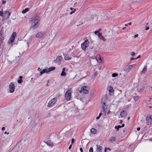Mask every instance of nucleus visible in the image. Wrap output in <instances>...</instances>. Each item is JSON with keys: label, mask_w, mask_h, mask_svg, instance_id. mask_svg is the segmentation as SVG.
I'll return each mask as SVG.
<instances>
[{"label": "nucleus", "mask_w": 152, "mask_h": 152, "mask_svg": "<svg viewBox=\"0 0 152 152\" xmlns=\"http://www.w3.org/2000/svg\"><path fill=\"white\" fill-rule=\"evenodd\" d=\"M40 19L38 16H35L32 18L30 20L31 27L33 29L37 28L39 24Z\"/></svg>", "instance_id": "f257e3e1"}, {"label": "nucleus", "mask_w": 152, "mask_h": 152, "mask_svg": "<svg viewBox=\"0 0 152 152\" xmlns=\"http://www.w3.org/2000/svg\"><path fill=\"white\" fill-rule=\"evenodd\" d=\"M71 92L72 89L69 88L66 91L65 94V97L67 101L70 100L71 99Z\"/></svg>", "instance_id": "f03ea898"}, {"label": "nucleus", "mask_w": 152, "mask_h": 152, "mask_svg": "<svg viewBox=\"0 0 152 152\" xmlns=\"http://www.w3.org/2000/svg\"><path fill=\"white\" fill-rule=\"evenodd\" d=\"M90 87L89 86H86L82 87L81 90H80V93H83L84 94H87L89 93L90 90Z\"/></svg>", "instance_id": "7ed1b4c3"}, {"label": "nucleus", "mask_w": 152, "mask_h": 152, "mask_svg": "<svg viewBox=\"0 0 152 152\" xmlns=\"http://www.w3.org/2000/svg\"><path fill=\"white\" fill-rule=\"evenodd\" d=\"M55 69L54 67H51L48 69H43L40 72L39 75L41 76L45 73H48L51 71L54 70Z\"/></svg>", "instance_id": "20e7f679"}, {"label": "nucleus", "mask_w": 152, "mask_h": 152, "mask_svg": "<svg viewBox=\"0 0 152 152\" xmlns=\"http://www.w3.org/2000/svg\"><path fill=\"white\" fill-rule=\"evenodd\" d=\"M16 33L15 32H13L10 38L8 43L9 44H12L13 41H14L15 37L16 36Z\"/></svg>", "instance_id": "39448f33"}, {"label": "nucleus", "mask_w": 152, "mask_h": 152, "mask_svg": "<svg viewBox=\"0 0 152 152\" xmlns=\"http://www.w3.org/2000/svg\"><path fill=\"white\" fill-rule=\"evenodd\" d=\"M146 120L147 124L148 125H150L152 122V115H148L146 118Z\"/></svg>", "instance_id": "423d86ee"}, {"label": "nucleus", "mask_w": 152, "mask_h": 152, "mask_svg": "<svg viewBox=\"0 0 152 152\" xmlns=\"http://www.w3.org/2000/svg\"><path fill=\"white\" fill-rule=\"evenodd\" d=\"M57 98L56 97H55L51 99L48 102V106L50 107L53 105L56 102Z\"/></svg>", "instance_id": "0eeeda50"}, {"label": "nucleus", "mask_w": 152, "mask_h": 152, "mask_svg": "<svg viewBox=\"0 0 152 152\" xmlns=\"http://www.w3.org/2000/svg\"><path fill=\"white\" fill-rule=\"evenodd\" d=\"M89 42L88 40L85 41L83 42L81 45V47L83 50H86V48L88 46V44Z\"/></svg>", "instance_id": "6e6552de"}, {"label": "nucleus", "mask_w": 152, "mask_h": 152, "mask_svg": "<svg viewBox=\"0 0 152 152\" xmlns=\"http://www.w3.org/2000/svg\"><path fill=\"white\" fill-rule=\"evenodd\" d=\"M9 91L10 93H13L15 91V85L12 82L9 85Z\"/></svg>", "instance_id": "1a4fd4ad"}, {"label": "nucleus", "mask_w": 152, "mask_h": 152, "mask_svg": "<svg viewBox=\"0 0 152 152\" xmlns=\"http://www.w3.org/2000/svg\"><path fill=\"white\" fill-rule=\"evenodd\" d=\"M105 103L104 102L102 104V107L103 110V112L105 115H106L107 114L109 113V111L108 109L105 107Z\"/></svg>", "instance_id": "9d476101"}, {"label": "nucleus", "mask_w": 152, "mask_h": 152, "mask_svg": "<svg viewBox=\"0 0 152 152\" xmlns=\"http://www.w3.org/2000/svg\"><path fill=\"white\" fill-rule=\"evenodd\" d=\"M45 34L44 31H40L38 32L36 35V37L37 38H40L42 37Z\"/></svg>", "instance_id": "9b49d317"}, {"label": "nucleus", "mask_w": 152, "mask_h": 152, "mask_svg": "<svg viewBox=\"0 0 152 152\" xmlns=\"http://www.w3.org/2000/svg\"><path fill=\"white\" fill-rule=\"evenodd\" d=\"M62 57L61 56H58L56 59L54 61V62L56 63H58V64H59L61 62Z\"/></svg>", "instance_id": "f8f14e48"}, {"label": "nucleus", "mask_w": 152, "mask_h": 152, "mask_svg": "<svg viewBox=\"0 0 152 152\" xmlns=\"http://www.w3.org/2000/svg\"><path fill=\"white\" fill-rule=\"evenodd\" d=\"M96 59L98 62L99 63H102V56L99 55H97L96 57Z\"/></svg>", "instance_id": "ddd939ff"}, {"label": "nucleus", "mask_w": 152, "mask_h": 152, "mask_svg": "<svg viewBox=\"0 0 152 152\" xmlns=\"http://www.w3.org/2000/svg\"><path fill=\"white\" fill-rule=\"evenodd\" d=\"M108 90L110 94L111 95H113L114 94V90L113 89L112 87L110 86L108 88Z\"/></svg>", "instance_id": "4468645a"}, {"label": "nucleus", "mask_w": 152, "mask_h": 152, "mask_svg": "<svg viewBox=\"0 0 152 152\" xmlns=\"http://www.w3.org/2000/svg\"><path fill=\"white\" fill-rule=\"evenodd\" d=\"M127 115V112L126 111H123L121 112L120 115L121 117H126Z\"/></svg>", "instance_id": "2eb2a0df"}, {"label": "nucleus", "mask_w": 152, "mask_h": 152, "mask_svg": "<svg viewBox=\"0 0 152 152\" xmlns=\"http://www.w3.org/2000/svg\"><path fill=\"white\" fill-rule=\"evenodd\" d=\"M116 140L115 137H111L109 139V140L111 142H115Z\"/></svg>", "instance_id": "dca6fc26"}, {"label": "nucleus", "mask_w": 152, "mask_h": 152, "mask_svg": "<svg viewBox=\"0 0 152 152\" xmlns=\"http://www.w3.org/2000/svg\"><path fill=\"white\" fill-rule=\"evenodd\" d=\"M96 146L97 147V151L99 152H101L102 149V147L97 145H96Z\"/></svg>", "instance_id": "f3484780"}, {"label": "nucleus", "mask_w": 152, "mask_h": 152, "mask_svg": "<svg viewBox=\"0 0 152 152\" xmlns=\"http://www.w3.org/2000/svg\"><path fill=\"white\" fill-rule=\"evenodd\" d=\"M65 67H64L62 69V71L61 74V76H65L66 75V73L65 72Z\"/></svg>", "instance_id": "a211bd4d"}, {"label": "nucleus", "mask_w": 152, "mask_h": 152, "mask_svg": "<svg viewBox=\"0 0 152 152\" xmlns=\"http://www.w3.org/2000/svg\"><path fill=\"white\" fill-rule=\"evenodd\" d=\"M64 58L65 60H69L72 59V58H69V55L66 54L64 57Z\"/></svg>", "instance_id": "6ab92c4d"}, {"label": "nucleus", "mask_w": 152, "mask_h": 152, "mask_svg": "<svg viewBox=\"0 0 152 152\" xmlns=\"http://www.w3.org/2000/svg\"><path fill=\"white\" fill-rule=\"evenodd\" d=\"M46 143L47 145L49 146L52 147L53 146V144L50 142H46Z\"/></svg>", "instance_id": "aec40b11"}, {"label": "nucleus", "mask_w": 152, "mask_h": 152, "mask_svg": "<svg viewBox=\"0 0 152 152\" xmlns=\"http://www.w3.org/2000/svg\"><path fill=\"white\" fill-rule=\"evenodd\" d=\"M147 69V66H144L143 70L141 72V73L142 74H144L146 71Z\"/></svg>", "instance_id": "412c9836"}, {"label": "nucleus", "mask_w": 152, "mask_h": 152, "mask_svg": "<svg viewBox=\"0 0 152 152\" xmlns=\"http://www.w3.org/2000/svg\"><path fill=\"white\" fill-rule=\"evenodd\" d=\"M28 11V8H26L25 9L23 10L22 11L23 13H25Z\"/></svg>", "instance_id": "4be33fe9"}, {"label": "nucleus", "mask_w": 152, "mask_h": 152, "mask_svg": "<svg viewBox=\"0 0 152 152\" xmlns=\"http://www.w3.org/2000/svg\"><path fill=\"white\" fill-rule=\"evenodd\" d=\"M133 98L134 99L135 101L136 102L139 99V96H135Z\"/></svg>", "instance_id": "5701e85b"}, {"label": "nucleus", "mask_w": 152, "mask_h": 152, "mask_svg": "<svg viewBox=\"0 0 152 152\" xmlns=\"http://www.w3.org/2000/svg\"><path fill=\"white\" fill-rule=\"evenodd\" d=\"M99 38L100 39L104 41H105L106 40V39H105L104 37L102 35L100 36Z\"/></svg>", "instance_id": "b1692460"}, {"label": "nucleus", "mask_w": 152, "mask_h": 152, "mask_svg": "<svg viewBox=\"0 0 152 152\" xmlns=\"http://www.w3.org/2000/svg\"><path fill=\"white\" fill-rule=\"evenodd\" d=\"M91 131L92 133L95 134L96 133V130L95 129L92 128L91 129Z\"/></svg>", "instance_id": "393cba45"}, {"label": "nucleus", "mask_w": 152, "mask_h": 152, "mask_svg": "<svg viewBox=\"0 0 152 152\" xmlns=\"http://www.w3.org/2000/svg\"><path fill=\"white\" fill-rule=\"evenodd\" d=\"M118 75V74L116 73H113L112 74V76L113 77H117Z\"/></svg>", "instance_id": "a878e982"}, {"label": "nucleus", "mask_w": 152, "mask_h": 152, "mask_svg": "<svg viewBox=\"0 0 152 152\" xmlns=\"http://www.w3.org/2000/svg\"><path fill=\"white\" fill-rule=\"evenodd\" d=\"M121 128V127L120 125L115 126V128L117 129V131L120 128Z\"/></svg>", "instance_id": "bb28decb"}, {"label": "nucleus", "mask_w": 152, "mask_h": 152, "mask_svg": "<svg viewBox=\"0 0 152 152\" xmlns=\"http://www.w3.org/2000/svg\"><path fill=\"white\" fill-rule=\"evenodd\" d=\"M5 14V15H7V16L8 17L10 16V12H9L7 11L6 12Z\"/></svg>", "instance_id": "cd10ccee"}, {"label": "nucleus", "mask_w": 152, "mask_h": 152, "mask_svg": "<svg viewBox=\"0 0 152 152\" xmlns=\"http://www.w3.org/2000/svg\"><path fill=\"white\" fill-rule=\"evenodd\" d=\"M134 66V64H132V65H129L128 67V68L130 70Z\"/></svg>", "instance_id": "c85d7f7f"}, {"label": "nucleus", "mask_w": 152, "mask_h": 152, "mask_svg": "<svg viewBox=\"0 0 152 152\" xmlns=\"http://www.w3.org/2000/svg\"><path fill=\"white\" fill-rule=\"evenodd\" d=\"M89 152H93V150L92 147H91L89 150Z\"/></svg>", "instance_id": "c756f323"}, {"label": "nucleus", "mask_w": 152, "mask_h": 152, "mask_svg": "<svg viewBox=\"0 0 152 152\" xmlns=\"http://www.w3.org/2000/svg\"><path fill=\"white\" fill-rule=\"evenodd\" d=\"M98 74L97 72L96 71L94 72V75L95 77H96Z\"/></svg>", "instance_id": "7c9ffc66"}, {"label": "nucleus", "mask_w": 152, "mask_h": 152, "mask_svg": "<svg viewBox=\"0 0 152 152\" xmlns=\"http://www.w3.org/2000/svg\"><path fill=\"white\" fill-rule=\"evenodd\" d=\"M22 82V79H19L18 80V83H20Z\"/></svg>", "instance_id": "2f4dec72"}, {"label": "nucleus", "mask_w": 152, "mask_h": 152, "mask_svg": "<svg viewBox=\"0 0 152 152\" xmlns=\"http://www.w3.org/2000/svg\"><path fill=\"white\" fill-rule=\"evenodd\" d=\"M102 35V33H100V32H99L98 34V36L99 37H100V36H101Z\"/></svg>", "instance_id": "473e14b6"}, {"label": "nucleus", "mask_w": 152, "mask_h": 152, "mask_svg": "<svg viewBox=\"0 0 152 152\" xmlns=\"http://www.w3.org/2000/svg\"><path fill=\"white\" fill-rule=\"evenodd\" d=\"M135 54V53L134 52H132L131 53V55L132 56H134Z\"/></svg>", "instance_id": "72a5a7b5"}, {"label": "nucleus", "mask_w": 152, "mask_h": 152, "mask_svg": "<svg viewBox=\"0 0 152 152\" xmlns=\"http://www.w3.org/2000/svg\"><path fill=\"white\" fill-rule=\"evenodd\" d=\"M0 15L1 16H2L3 15V13L2 12L0 11Z\"/></svg>", "instance_id": "f704fd0d"}, {"label": "nucleus", "mask_w": 152, "mask_h": 152, "mask_svg": "<svg viewBox=\"0 0 152 152\" xmlns=\"http://www.w3.org/2000/svg\"><path fill=\"white\" fill-rule=\"evenodd\" d=\"M75 142V140L73 138L72 139V144L73 143Z\"/></svg>", "instance_id": "c9c22d12"}, {"label": "nucleus", "mask_w": 152, "mask_h": 152, "mask_svg": "<svg viewBox=\"0 0 152 152\" xmlns=\"http://www.w3.org/2000/svg\"><path fill=\"white\" fill-rule=\"evenodd\" d=\"M75 10H74V11H72V12H71L70 13V15H72L73 13H74L75 12Z\"/></svg>", "instance_id": "e433bc0d"}, {"label": "nucleus", "mask_w": 152, "mask_h": 152, "mask_svg": "<svg viewBox=\"0 0 152 152\" xmlns=\"http://www.w3.org/2000/svg\"><path fill=\"white\" fill-rule=\"evenodd\" d=\"M138 34H137L134 36V38H136V37H138Z\"/></svg>", "instance_id": "4c0bfd02"}, {"label": "nucleus", "mask_w": 152, "mask_h": 152, "mask_svg": "<svg viewBox=\"0 0 152 152\" xmlns=\"http://www.w3.org/2000/svg\"><path fill=\"white\" fill-rule=\"evenodd\" d=\"M99 32V31H96L94 32V34H97V33H98Z\"/></svg>", "instance_id": "58836bf2"}, {"label": "nucleus", "mask_w": 152, "mask_h": 152, "mask_svg": "<svg viewBox=\"0 0 152 152\" xmlns=\"http://www.w3.org/2000/svg\"><path fill=\"white\" fill-rule=\"evenodd\" d=\"M140 57H141V56L140 55L138 56L137 58H135V59H138V58H140Z\"/></svg>", "instance_id": "ea45409f"}, {"label": "nucleus", "mask_w": 152, "mask_h": 152, "mask_svg": "<svg viewBox=\"0 0 152 152\" xmlns=\"http://www.w3.org/2000/svg\"><path fill=\"white\" fill-rule=\"evenodd\" d=\"M72 146V144H71L69 145V150H70L71 149Z\"/></svg>", "instance_id": "a19ab883"}, {"label": "nucleus", "mask_w": 152, "mask_h": 152, "mask_svg": "<svg viewBox=\"0 0 152 152\" xmlns=\"http://www.w3.org/2000/svg\"><path fill=\"white\" fill-rule=\"evenodd\" d=\"M149 27H147L145 28V29L146 30H148L149 29Z\"/></svg>", "instance_id": "79ce46f5"}, {"label": "nucleus", "mask_w": 152, "mask_h": 152, "mask_svg": "<svg viewBox=\"0 0 152 152\" xmlns=\"http://www.w3.org/2000/svg\"><path fill=\"white\" fill-rule=\"evenodd\" d=\"M135 59H135V58H132L131 59H130V60H135Z\"/></svg>", "instance_id": "37998d69"}, {"label": "nucleus", "mask_w": 152, "mask_h": 152, "mask_svg": "<svg viewBox=\"0 0 152 152\" xmlns=\"http://www.w3.org/2000/svg\"><path fill=\"white\" fill-rule=\"evenodd\" d=\"M80 150L81 152H83V149L82 148H80Z\"/></svg>", "instance_id": "c03bdc74"}, {"label": "nucleus", "mask_w": 152, "mask_h": 152, "mask_svg": "<svg viewBox=\"0 0 152 152\" xmlns=\"http://www.w3.org/2000/svg\"><path fill=\"white\" fill-rule=\"evenodd\" d=\"M124 126H125L124 124H122L121 126V128L123 127H124Z\"/></svg>", "instance_id": "a18cd8bd"}, {"label": "nucleus", "mask_w": 152, "mask_h": 152, "mask_svg": "<svg viewBox=\"0 0 152 152\" xmlns=\"http://www.w3.org/2000/svg\"><path fill=\"white\" fill-rule=\"evenodd\" d=\"M140 127H138L137 128V130L138 131H139L140 130Z\"/></svg>", "instance_id": "49530a36"}, {"label": "nucleus", "mask_w": 152, "mask_h": 152, "mask_svg": "<svg viewBox=\"0 0 152 152\" xmlns=\"http://www.w3.org/2000/svg\"><path fill=\"white\" fill-rule=\"evenodd\" d=\"M5 129V127H3L2 128V129H1V130H2V131H3V130H4Z\"/></svg>", "instance_id": "de8ad7c7"}, {"label": "nucleus", "mask_w": 152, "mask_h": 152, "mask_svg": "<svg viewBox=\"0 0 152 152\" xmlns=\"http://www.w3.org/2000/svg\"><path fill=\"white\" fill-rule=\"evenodd\" d=\"M6 1H2V3L3 4H5L6 3Z\"/></svg>", "instance_id": "09e8293b"}, {"label": "nucleus", "mask_w": 152, "mask_h": 152, "mask_svg": "<svg viewBox=\"0 0 152 152\" xmlns=\"http://www.w3.org/2000/svg\"><path fill=\"white\" fill-rule=\"evenodd\" d=\"M4 134H9V132H4Z\"/></svg>", "instance_id": "8fccbe9b"}, {"label": "nucleus", "mask_w": 152, "mask_h": 152, "mask_svg": "<svg viewBox=\"0 0 152 152\" xmlns=\"http://www.w3.org/2000/svg\"><path fill=\"white\" fill-rule=\"evenodd\" d=\"M100 118V117L99 116H98L96 118V119H99Z\"/></svg>", "instance_id": "3c124183"}, {"label": "nucleus", "mask_w": 152, "mask_h": 152, "mask_svg": "<svg viewBox=\"0 0 152 152\" xmlns=\"http://www.w3.org/2000/svg\"><path fill=\"white\" fill-rule=\"evenodd\" d=\"M102 115V113H100V114H99V116L100 117H101V116Z\"/></svg>", "instance_id": "603ef678"}, {"label": "nucleus", "mask_w": 152, "mask_h": 152, "mask_svg": "<svg viewBox=\"0 0 152 152\" xmlns=\"http://www.w3.org/2000/svg\"><path fill=\"white\" fill-rule=\"evenodd\" d=\"M22 78H23V77L22 76H20L19 77V78L20 79H22Z\"/></svg>", "instance_id": "864d4df0"}, {"label": "nucleus", "mask_w": 152, "mask_h": 152, "mask_svg": "<svg viewBox=\"0 0 152 152\" xmlns=\"http://www.w3.org/2000/svg\"><path fill=\"white\" fill-rule=\"evenodd\" d=\"M38 70L39 71H40L41 70V69H40V68L39 67L38 68Z\"/></svg>", "instance_id": "5fc2aeb1"}, {"label": "nucleus", "mask_w": 152, "mask_h": 152, "mask_svg": "<svg viewBox=\"0 0 152 152\" xmlns=\"http://www.w3.org/2000/svg\"><path fill=\"white\" fill-rule=\"evenodd\" d=\"M122 122V120H121L120 121V124H121Z\"/></svg>", "instance_id": "6e6d98bb"}, {"label": "nucleus", "mask_w": 152, "mask_h": 152, "mask_svg": "<svg viewBox=\"0 0 152 152\" xmlns=\"http://www.w3.org/2000/svg\"><path fill=\"white\" fill-rule=\"evenodd\" d=\"M1 147V140L0 139V147Z\"/></svg>", "instance_id": "4d7b16f0"}, {"label": "nucleus", "mask_w": 152, "mask_h": 152, "mask_svg": "<svg viewBox=\"0 0 152 152\" xmlns=\"http://www.w3.org/2000/svg\"><path fill=\"white\" fill-rule=\"evenodd\" d=\"M128 24L129 25H131L132 24V23L131 22H129Z\"/></svg>", "instance_id": "13d9d810"}, {"label": "nucleus", "mask_w": 152, "mask_h": 152, "mask_svg": "<svg viewBox=\"0 0 152 152\" xmlns=\"http://www.w3.org/2000/svg\"><path fill=\"white\" fill-rule=\"evenodd\" d=\"M126 28V27H123V28H122V29L123 30H124L125 29V28Z\"/></svg>", "instance_id": "bf43d9fd"}, {"label": "nucleus", "mask_w": 152, "mask_h": 152, "mask_svg": "<svg viewBox=\"0 0 152 152\" xmlns=\"http://www.w3.org/2000/svg\"><path fill=\"white\" fill-rule=\"evenodd\" d=\"M106 150H107V148H105V149H104V152H106Z\"/></svg>", "instance_id": "052dcab7"}, {"label": "nucleus", "mask_w": 152, "mask_h": 152, "mask_svg": "<svg viewBox=\"0 0 152 152\" xmlns=\"http://www.w3.org/2000/svg\"><path fill=\"white\" fill-rule=\"evenodd\" d=\"M150 88L151 90H152V87H150Z\"/></svg>", "instance_id": "680f3d73"}, {"label": "nucleus", "mask_w": 152, "mask_h": 152, "mask_svg": "<svg viewBox=\"0 0 152 152\" xmlns=\"http://www.w3.org/2000/svg\"><path fill=\"white\" fill-rule=\"evenodd\" d=\"M107 149L110 151V149L109 148H108Z\"/></svg>", "instance_id": "e2e57ef3"}, {"label": "nucleus", "mask_w": 152, "mask_h": 152, "mask_svg": "<svg viewBox=\"0 0 152 152\" xmlns=\"http://www.w3.org/2000/svg\"><path fill=\"white\" fill-rule=\"evenodd\" d=\"M93 47H92L91 48H89L90 49H91L92 48H93Z\"/></svg>", "instance_id": "0e129e2a"}, {"label": "nucleus", "mask_w": 152, "mask_h": 152, "mask_svg": "<svg viewBox=\"0 0 152 152\" xmlns=\"http://www.w3.org/2000/svg\"><path fill=\"white\" fill-rule=\"evenodd\" d=\"M101 30V29H100H100H99V31H100Z\"/></svg>", "instance_id": "69168bd1"}, {"label": "nucleus", "mask_w": 152, "mask_h": 152, "mask_svg": "<svg viewBox=\"0 0 152 152\" xmlns=\"http://www.w3.org/2000/svg\"><path fill=\"white\" fill-rule=\"evenodd\" d=\"M130 118V117H129L128 118V120H129Z\"/></svg>", "instance_id": "338daca9"}, {"label": "nucleus", "mask_w": 152, "mask_h": 152, "mask_svg": "<svg viewBox=\"0 0 152 152\" xmlns=\"http://www.w3.org/2000/svg\"><path fill=\"white\" fill-rule=\"evenodd\" d=\"M149 107L150 108H152V107L150 106V107Z\"/></svg>", "instance_id": "774afa93"}]
</instances>
